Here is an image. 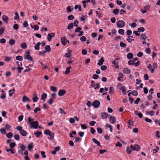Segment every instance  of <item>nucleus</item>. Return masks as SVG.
I'll return each mask as SVG.
<instances>
[{
  "instance_id": "f257e3e1",
  "label": "nucleus",
  "mask_w": 160,
  "mask_h": 160,
  "mask_svg": "<svg viewBox=\"0 0 160 160\" xmlns=\"http://www.w3.org/2000/svg\"><path fill=\"white\" fill-rule=\"evenodd\" d=\"M34 119L29 117L28 118V121L29 124V126L31 128H34L37 129L38 128V122L37 121H33Z\"/></svg>"
},
{
  "instance_id": "f03ea898",
  "label": "nucleus",
  "mask_w": 160,
  "mask_h": 160,
  "mask_svg": "<svg viewBox=\"0 0 160 160\" xmlns=\"http://www.w3.org/2000/svg\"><path fill=\"white\" fill-rule=\"evenodd\" d=\"M16 129L19 131L20 133L23 136L25 137L27 135V132L24 130L22 129V128L20 126H18L16 128Z\"/></svg>"
},
{
  "instance_id": "7ed1b4c3",
  "label": "nucleus",
  "mask_w": 160,
  "mask_h": 160,
  "mask_svg": "<svg viewBox=\"0 0 160 160\" xmlns=\"http://www.w3.org/2000/svg\"><path fill=\"white\" fill-rule=\"evenodd\" d=\"M30 52L29 51H28L26 52L25 54L24 55V57L25 59H27L28 60L31 61H33V59L31 57L30 54Z\"/></svg>"
},
{
  "instance_id": "20e7f679",
  "label": "nucleus",
  "mask_w": 160,
  "mask_h": 160,
  "mask_svg": "<svg viewBox=\"0 0 160 160\" xmlns=\"http://www.w3.org/2000/svg\"><path fill=\"white\" fill-rule=\"evenodd\" d=\"M125 25V22L123 20H119L117 22V25L118 28L123 27Z\"/></svg>"
},
{
  "instance_id": "39448f33",
  "label": "nucleus",
  "mask_w": 160,
  "mask_h": 160,
  "mask_svg": "<svg viewBox=\"0 0 160 160\" xmlns=\"http://www.w3.org/2000/svg\"><path fill=\"white\" fill-rule=\"evenodd\" d=\"M100 105V102L98 100L95 101L92 104V105L95 108H98Z\"/></svg>"
},
{
  "instance_id": "423d86ee",
  "label": "nucleus",
  "mask_w": 160,
  "mask_h": 160,
  "mask_svg": "<svg viewBox=\"0 0 160 160\" xmlns=\"http://www.w3.org/2000/svg\"><path fill=\"white\" fill-rule=\"evenodd\" d=\"M55 35L54 33L52 32L51 33L48 34L47 36V39L49 41H51L52 38Z\"/></svg>"
},
{
  "instance_id": "0eeeda50",
  "label": "nucleus",
  "mask_w": 160,
  "mask_h": 160,
  "mask_svg": "<svg viewBox=\"0 0 160 160\" xmlns=\"http://www.w3.org/2000/svg\"><path fill=\"white\" fill-rule=\"evenodd\" d=\"M66 91L65 90L61 89L59 91L58 94L59 96L64 95L66 93Z\"/></svg>"
},
{
  "instance_id": "6e6552de",
  "label": "nucleus",
  "mask_w": 160,
  "mask_h": 160,
  "mask_svg": "<svg viewBox=\"0 0 160 160\" xmlns=\"http://www.w3.org/2000/svg\"><path fill=\"white\" fill-rule=\"evenodd\" d=\"M45 49L46 51H43L44 53H46V52H49L50 51L51 48L49 45H47L45 47Z\"/></svg>"
},
{
  "instance_id": "1a4fd4ad",
  "label": "nucleus",
  "mask_w": 160,
  "mask_h": 160,
  "mask_svg": "<svg viewBox=\"0 0 160 160\" xmlns=\"http://www.w3.org/2000/svg\"><path fill=\"white\" fill-rule=\"evenodd\" d=\"M66 41H67V39L65 38V37H62L61 38V42L62 43V44L64 45H65L67 44V42Z\"/></svg>"
},
{
  "instance_id": "9d476101",
  "label": "nucleus",
  "mask_w": 160,
  "mask_h": 160,
  "mask_svg": "<svg viewBox=\"0 0 160 160\" xmlns=\"http://www.w3.org/2000/svg\"><path fill=\"white\" fill-rule=\"evenodd\" d=\"M104 62V59L103 57H102L101 59V60H99V62L98 63V65L101 66L103 64Z\"/></svg>"
},
{
  "instance_id": "9b49d317",
  "label": "nucleus",
  "mask_w": 160,
  "mask_h": 160,
  "mask_svg": "<svg viewBox=\"0 0 160 160\" xmlns=\"http://www.w3.org/2000/svg\"><path fill=\"white\" fill-rule=\"evenodd\" d=\"M8 17L6 15H3L2 17V19L3 21L5 22L6 23H7L8 22Z\"/></svg>"
},
{
  "instance_id": "f8f14e48",
  "label": "nucleus",
  "mask_w": 160,
  "mask_h": 160,
  "mask_svg": "<svg viewBox=\"0 0 160 160\" xmlns=\"http://www.w3.org/2000/svg\"><path fill=\"white\" fill-rule=\"evenodd\" d=\"M123 72L126 74H129L130 73V70L128 68H125L123 71Z\"/></svg>"
},
{
  "instance_id": "ddd939ff",
  "label": "nucleus",
  "mask_w": 160,
  "mask_h": 160,
  "mask_svg": "<svg viewBox=\"0 0 160 160\" xmlns=\"http://www.w3.org/2000/svg\"><path fill=\"white\" fill-rule=\"evenodd\" d=\"M134 113L135 114L138 115V116L140 118H142L143 117L142 114L141 112H138V111L137 110L135 111Z\"/></svg>"
},
{
  "instance_id": "4468645a",
  "label": "nucleus",
  "mask_w": 160,
  "mask_h": 160,
  "mask_svg": "<svg viewBox=\"0 0 160 160\" xmlns=\"http://www.w3.org/2000/svg\"><path fill=\"white\" fill-rule=\"evenodd\" d=\"M101 116L103 119H106L108 117V114L106 112H102L101 113Z\"/></svg>"
},
{
  "instance_id": "2eb2a0df",
  "label": "nucleus",
  "mask_w": 160,
  "mask_h": 160,
  "mask_svg": "<svg viewBox=\"0 0 160 160\" xmlns=\"http://www.w3.org/2000/svg\"><path fill=\"white\" fill-rule=\"evenodd\" d=\"M110 119L111 122L112 123H114L116 122V120L115 117L114 116H110L109 117Z\"/></svg>"
},
{
  "instance_id": "dca6fc26",
  "label": "nucleus",
  "mask_w": 160,
  "mask_h": 160,
  "mask_svg": "<svg viewBox=\"0 0 160 160\" xmlns=\"http://www.w3.org/2000/svg\"><path fill=\"white\" fill-rule=\"evenodd\" d=\"M68 52L66 53L65 54V56L68 58H70L72 56V54L71 53V52H72V51L71 50H68Z\"/></svg>"
},
{
  "instance_id": "f3484780",
  "label": "nucleus",
  "mask_w": 160,
  "mask_h": 160,
  "mask_svg": "<svg viewBox=\"0 0 160 160\" xmlns=\"http://www.w3.org/2000/svg\"><path fill=\"white\" fill-rule=\"evenodd\" d=\"M41 45V42H38L34 47V48L36 50H39V46Z\"/></svg>"
},
{
  "instance_id": "a211bd4d",
  "label": "nucleus",
  "mask_w": 160,
  "mask_h": 160,
  "mask_svg": "<svg viewBox=\"0 0 160 160\" xmlns=\"http://www.w3.org/2000/svg\"><path fill=\"white\" fill-rule=\"evenodd\" d=\"M147 68L149 69L151 73H152L154 72V70L153 68H152V66L151 64H149Z\"/></svg>"
},
{
  "instance_id": "6ab92c4d",
  "label": "nucleus",
  "mask_w": 160,
  "mask_h": 160,
  "mask_svg": "<svg viewBox=\"0 0 160 160\" xmlns=\"http://www.w3.org/2000/svg\"><path fill=\"white\" fill-rule=\"evenodd\" d=\"M92 141L95 143L98 146H101V144H100V143L96 139L93 138L92 139Z\"/></svg>"
},
{
  "instance_id": "aec40b11",
  "label": "nucleus",
  "mask_w": 160,
  "mask_h": 160,
  "mask_svg": "<svg viewBox=\"0 0 160 160\" xmlns=\"http://www.w3.org/2000/svg\"><path fill=\"white\" fill-rule=\"evenodd\" d=\"M127 57L129 59H132L133 57V54L132 53L130 52L128 54Z\"/></svg>"
},
{
  "instance_id": "412c9836",
  "label": "nucleus",
  "mask_w": 160,
  "mask_h": 160,
  "mask_svg": "<svg viewBox=\"0 0 160 160\" xmlns=\"http://www.w3.org/2000/svg\"><path fill=\"white\" fill-rule=\"evenodd\" d=\"M29 99L28 98L27 96H25L22 98V100L23 102H24L26 101H29Z\"/></svg>"
},
{
  "instance_id": "4be33fe9",
  "label": "nucleus",
  "mask_w": 160,
  "mask_h": 160,
  "mask_svg": "<svg viewBox=\"0 0 160 160\" xmlns=\"http://www.w3.org/2000/svg\"><path fill=\"white\" fill-rule=\"evenodd\" d=\"M15 41L13 39H10L9 40V44L11 46L13 45L15 43Z\"/></svg>"
},
{
  "instance_id": "5701e85b",
  "label": "nucleus",
  "mask_w": 160,
  "mask_h": 160,
  "mask_svg": "<svg viewBox=\"0 0 160 160\" xmlns=\"http://www.w3.org/2000/svg\"><path fill=\"white\" fill-rule=\"evenodd\" d=\"M73 27V23H70V24H69L68 27H67V29H68L70 30V31H71V29Z\"/></svg>"
},
{
  "instance_id": "b1692460",
  "label": "nucleus",
  "mask_w": 160,
  "mask_h": 160,
  "mask_svg": "<svg viewBox=\"0 0 160 160\" xmlns=\"http://www.w3.org/2000/svg\"><path fill=\"white\" fill-rule=\"evenodd\" d=\"M33 147V143H31L30 144H29L28 147V150L29 151H31V149Z\"/></svg>"
},
{
  "instance_id": "393cba45",
  "label": "nucleus",
  "mask_w": 160,
  "mask_h": 160,
  "mask_svg": "<svg viewBox=\"0 0 160 160\" xmlns=\"http://www.w3.org/2000/svg\"><path fill=\"white\" fill-rule=\"evenodd\" d=\"M33 101L34 102H36L38 99V97L36 96V94L34 95V97L32 98Z\"/></svg>"
},
{
  "instance_id": "a878e982",
  "label": "nucleus",
  "mask_w": 160,
  "mask_h": 160,
  "mask_svg": "<svg viewBox=\"0 0 160 160\" xmlns=\"http://www.w3.org/2000/svg\"><path fill=\"white\" fill-rule=\"evenodd\" d=\"M21 47L23 49L26 48L27 47V45H26V43L25 42L22 43L21 44Z\"/></svg>"
},
{
  "instance_id": "bb28decb",
  "label": "nucleus",
  "mask_w": 160,
  "mask_h": 160,
  "mask_svg": "<svg viewBox=\"0 0 160 160\" xmlns=\"http://www.w3.org/2000/svg\"><path fill=\"white\" fill-rule=\"evenodd\" d=\"M71 68V67H69L68 68H67L65 72V73L66 74H68L70 73V69Z\"/></svg>"
},
{
  "instance_id": "cd10ccee",
  "label": "nucleus",
  "mask_w": 160,
  "mask_h": 160,
  "mask_svg": "<svg viewBox=\"0 0 160 160\" xmlns=\"http://www.w3.org/2000/svg\"><path fill=\"white\" fill-rule=\"evenodd\" d=\"M54 133L52 132H51L50 134H49L48 135L50 136V138H49L50 139L52 140L54 138Z\"/></svg>"
},
{
  "instance_id": "c85d7f7f",
  "label": "nucleus",
  "mask_w": 160,
  "mask_h": 160,
  "mask_svg": "<svg viewBox=\"0 0 160 160\" xmlns=\"http://www.w3.org/2000/svg\"><path fill=\"white\" fill-rule=\"evenodd\" d=\"M14 19L15 20H19V15H18V13L16 12L15 13V16L14 18Z\"/></svg>"
},
{
  "instance_id": "c756f323",
  "label": "nucleus",
  "mask_w": 160,
  "mask_h": 160,
  "mask_svg": "<svg viewBox=\"0 0 160 160\" xmlns=\"http://www.w3.org/2000/svg\"><path fill=\"white\" fill-rule=\"evenodd\" d=\"M119 12V10L118 9L116 8L113 10L112 12L115 15H117L118 13Z\"/></svg>"
},
{
  "instance_id": "7c9ffc66",
  "label": "nucleus",
  "mask_w": 160,
  "mask_h": 160,
  "mask_svg": "<svg viewBox=\"0 0 160 160\" xmlns=\"http://www.w3.org/2000/svg\"><path fill=\"white\" fill-rule=\"evenodd\" d=\"M47 97V94L46 93H43L42 95V97H41V99L42 100H43L44 101V102L45 101V99Z\"/></svg>"
},
{
  "instance_id": "2f4dec72",
  "label": "nucleus",
  "mask_w": 160,
  "mask_h": 160,
  "mask_svg": "<svg viewBox=\"0 0 160 160\" xmlns=\"http://www.w3.org/2000/svg\"><path fill=\"white\" fill-rule=\"evenodd\" d=\"M12 133L10 132L7 134L6 135V136L7 138H11L12 137Z\"/></svg>"
},
{
  "instance_id": "473e14b6",
  "label": "nucleus",
  "mask_w": 160,
  "mask_h": 160,
  "mask_svg": "<svg viewBox=\"0 0 160 160\" xmlns=\"http://www.w3.org/2000/svg\"><path fill=\"white\" fill-rule=\"evenodd\" d=\"M42 134V132H37L34 133V135L36 136V137L38 138L39 136Z\"/></svg>"
},
{
  "instance_id": "72a5a7b5",
  "label": "nucleus",
  "mask_w": 160,
  "mask_h": 160,
  "mask_svg": "<svg viewBox=\"0 0 160 160\" xmlns=\"http://www.w3.org/2000/svg\"><path fill=\"white\" fill-rule=\"evenodd\" d=\"M16 59L17 60L22 61L23 60V58L20 56H18L16 57Z\"/></svg>"
},
{
  "instance_id": "f704fd0d",
  "label": "nucleus",
  "mask_w": 160,
  "mask_h": 160,
  "mask_svg": "<svg viewBox=\"0 0 160 160\" xmlns=\"http://www.w3.org/2000/svg\"><path fill=\"white\" fill-rule=\"evenodd\" d=\"M155 113V112L153 111H150L149 112H148L147 111L146 112V114H149L151 116H153L154 113Z\"/></svg>"
},
{
  "instance_id": "c9c22d12",
  "label": "nucleus",
  "mask_w": 160,
  "mask_h": 160,
  "mask_svg": "<svg viewBox=\"0 0 160 160\" xmlns=\"http://www.w3.org/2000/svg\"><path fill=\"white\" fill-rule=\"evenodd\" d=\"M120 47L123 48H125L127 46L126 44L123 43V42L122 41L120 42Z\"/></svg>"
},
{
  "instance_id": "e433bc0d",
  "label": "nucleus",
  "mask_w": 160,
  "mask_h": 160,
  "mask_svg": "<svg viewBox=\"0 0 160 160\" xmlns=\"http://www.w3.org/2000/svg\"><path fill=\"white\" fill-rule=\"evenodd\" d=\"M40 63L41 65L43 66V68H42V69L43 70H44V69H46V68H48V65H47V64H46V65H44V64H43L42 62H40Z\"/></svg>"
},
{
  "instance_id": "4c0bfd02",
  "label": "nucleus",
  "mask_w": 160,
  "mask_h": 160,
  "mask_svg": "<svg viewBox=\"0 0 160 160\" xmlns=\"http://www.w3.org/2000/svg\"><path fill=\"white\" fill-rule=\"evenodd\" d=\"M118 32L119 34L122 35H123L124 34V30L123 29H119Z\"/></svg>"
},
{
  "instance_id": "58836bf2",
  "label": "nucleus",
  "mask_w": 160,
  "mask_h": 160,
  "mask_svg": "<svg viewBox=\"0 0 160 160\" xmlns=\"http://www.w3.org/2000/svg\"><path fill=\"white\" fill-rule=\"evenodd\" d=\"M145 31V29L143 27H142L138 29V32H143Z\"/></svg>"
},
{
  "instance_id": "ea45409f",
  "label": "nucleus",
  "mask_w": 160,
  "mask_h": 160,
  "mask_svg": "<svg viewBox=\"0 0 160 160\" xmlns=\"http://www.w3.org/2000/svg\"><path fill=\"white\" fill-rule=\"evenodd\" d=\"M51 132L49 130H46L44 131V134L46 135H48L49 134H50Z\"/></svg>"
},
{
  "instance_id": "a19ab883",
  "label": "nucleus",
  "mask_w": 160,
  "mask_h": 160,
  "mask_svg": "<svg viewBox=\"0 0 160 160\" xmlns=\"http://www.w3.org/2000/svg\"><path fill=\"white\" fill-rule=\"evenodd\" d=\"M73 8H72L71 9V7L70 6H68L67 7V9L68 12H72L73 10Z\"/></svg>"
},
{
  "instance_id": "79ce46f5",
  "label": "nucleus",
  "mask_w": 160,
  "mask_h": 160,
  "mask_svg": "<svg viewBox=\"0 0 160 160\" xmlns=\"http://www.w3.org/2000/svg\"><path fill=\"white\" fill-rule=\"evenodd\" d=\"M50 89L51 90L53 91V92H56L57 88L56 87H55L54 86H51L50 87Z\"/></svg>"
},
{
  "instance_id": "37998d69",
  "label": "nucleus",
  "mask_w": 160,
  "mask_h": 160,
  "mask_svg": "<svg viewBox=\"0 0 160 160\" xmlns=\"http://www.w3.org/2000/svg\"><path fill=\"white\" fill-rule=\"evenodd\" d=\"M135 150L137 151H138L139 150L140 148L139 145L137 144H136L135 145Z\"/></svg>"
},
{
  "instance_id": "c03bdc74",
  "label": "nucleus",
  "mask_w": 160,
  "mask_h": 160,
  "mask_svg": "<svg viewBox=\"0 0 160 160\" xmlns=\"http://www.w3.org/2000/svg\"><path fill=\"white\" fill-rule=\"evenodd\" d=\"M16 145V143L14 142H13L10 144V147L11 148H13Z\"/></svg>"
},
{
  "instance_id": "a18cd8bd",
  "label": "nucleus",
  "mask_w": 160,
  "mask_h": 160,
  "mask_svg": "<svg viewBox=\"0 0 160 160\" xmlns=\"http://www.w3.org/2000/svg\"><path fill=\"white\" fill-rule=\"evenodd\" d=\"M14 138L17 140H18L19 139L20 137L19 135L15 134L14 136Z\"/></svg>"
},
{
  "instance_id": "49530a36",
  "label": "nucleus",
  "mask_w": 160,
  "mask_h": 160,
  "mask_svg": "<svg viewBox=\"0 0 160 160\" xmlns=\"http://www.w3.org/2000/svg\"><path fill=\"white\" fill-rule=\"evenodd\" d=\"M145 52L147 54H150L151 49L149 48H146L145 49Z\"/></svg>"
},
{
  "instance_id": "de8ad7c7",
  "label": "nucleus",
  "mask_w": 160,
  "mask_h": 160,
  "mask_svg": "<svg viewBox=\"0 0 160 160\" xmlns=\"http://www.w3.org/2000/svg\"><path fill=\"white\" fill-rule=\"evenodd\" d=\"M68 20H73L74 18V16L73 15H70L68 17Z\"/></svg>"
},
{
  "instance_id": "09e8293b",
  "label": "nucleus",
  "mask_w": 160,
  "mask_h": 160,
  "mask_svg": "<svg viewBox=\"0 0 160 160\" xmlns=\"http://www.w3.org/2000/svg\"><path fill=\"white\" fill-rule=\"evenodd\" d=\"M13 28L15 30H17L18 29V25L16 24L13 26Z\"/></svg>"
},
{
  "instance_id": "8fccbe9b",
  "label": "nucleus",
  "mask_w": 160,
  "mask_h": 160,
  "mask_svg": "<svg viewBox=\"0 0 160 160\" xmlns=\"http://www.w3.org/2000/svg\"><path fill=\"white\" fill-rule=\"evenodd\" d=\"M114 92L113 88L112 87H111L109 89V93L110 94H111Z\"/></svg>"
},
{
  "instance_id": "3c124183",
  "label": "nucleus",
  "mask_w": 160,
  "mask_h": 160,
  "mask_svg": "<svg viewBox=\"0 0 160 160\" xmlns=\"http://www.w3.org/2000/svg\"><path fill=\"white\" fill-rule=\"evenodd\" d=\"M131 93L134 96H137L138 94V92L135 91H133Z\"/></svg>"
},
{
  "instance_id": "603ef678",
  "label": "nucleus",
  "mask_w": 160,
  "mask_h": 160,
  "mask_svg": "<svg viewBox=\"0 0 160 160\" xmlns=\"http://www.w3.org/2000/svg\"><path fill=\"white\" fill-rule=\"evenodd\" d=\"M23 116L22 115H21L19 116L18 118V122H21L23 119Z\"/></svg>"
},
{
  "instance_id": "864d4df0",
  "label": "nucleus",
  "mask_w": 160,
  "mask_h": 160,
  "mask_svg": "<svg viewBox=\"0 0 160 160\" xmlns=\"http://www.w3.org/2000/svg\"><path fill=\"white\" fill-rule=\"evenodd\" d=\"M86 39H86V37L84 36H82L80 38V40L82 42L85 41L86 40Z\"/></svg>"
},
{
  "instance_id": "5fc2aeb1",
  "label": "nucleus",
  "mask_w": 160,
  "mask_h": 160,
  "mask_svg": "<svg viewBox=\"0 0 160 160\" xmlns=\"http://www.w3.org/2000/svg\"><path fill=\"white\" fill-rule=\"evenodd\" d=\"M134 62H135V61H133V60H130L128 62V64L129 65H132L134 64Z\"/></svg>"
},
{
  "instance_id": "6e6d98bb",
  "label": "nucleus",
  "mask_w": 160,
  "mask_h": 160,
  "mask_svg": "<svg viewBox=\"0 0 160 160\" xmlns=\"http://www.w3.org/2000/svg\"><path fill=\"white\" fill-rule=\"evenodd\" d=\"M81 30V28L80 27H78L77 28H76L75 30V32H78L80 31Z\"/></svg>"
},
{
  "instance_id": "4d7b16f0",
  "label": "nucleus",
  "mask_w": 160,
  "mask_h": 160,
  "mask_svg": "<svg viewBox=\"0 0 160 160\" xmlns=\"http://www.w3.org/2000/svg\"><path fill=\"white\" fill-rule=\"evenodd\" d=\"M0 131L2 133H3L4 134H6V133L5 129L3 128H1L0 129Z\"/></svg>"
},
{
  "instance_id": "13d9d810",
  "label": "nucleus",
  "mask_w": 160,
  "mask_h": 160,
  "mask_svg": "<svg viewBox=\"0 0 160 160\" xmlns=\"http://www.w3.org/2000/svg\"><path fill=\"white\" fill-rule=\"evenodd\" d=\"M107 67L105 65H103L101 67V69L102 70H105L107 69Z\"/></svg>"
},
{
  "instance_id": "bf43d9fd",
  "label": "nucleus",
  "mask_w": 160,
  "mask_h": 160,
  "mask_svg": "<svg viewBox=\"0 0 160 160\" xmlns=\"http://www.w3.org/2000/svg\"><path fill=\"white\" fill-rule=\"evenodd\" d=\"M59 110H60V113L61 114H66V112L62 108H59Z\"/></svg>"
},
{
  "instance_id": "052dcab7",
  "label": "nucleus",
  "mask_w": 160,
  "mask_h": 160,
  "mask_svg": "<svg viewBox=\"0 0 160 160\" xmlns=\"http://www.w3.org/2000/svg\"><path fill=\"white\" fill-rule=\"evenodd\" d=\"M23 26L25 28H26L28 27V24L27 21H24L23 23Z\"/></svg>"
},
{
  "instance_id": "680f3d73",
  "label": "nucleus",
  "mask_w": 160,
  "mask_h": 160,
  "mask_svg": "<svg viewBox=\"0 0 160 160\" xmlns=\"http://www.w3.org/2000/svg\"><path fill=\"white\" fill-rule=\"evenodd\" d=\"M97 131L98 133L100 134L102 133V129L101 128L99 127L98 128H97Z\"/></svg>"
},
{
  "instance_id": "e2e57ef3",
  "label": "nucleus",
  "mask_w": 160,
  "mask_h": 160,
  "mask_svg": "<svg viewBox=\"0 0 160 160\" xmlns=\"http://www.w3.org/2000/svg\"><path fill=\"white\" fill-rule=\"evenodd\" d=\"M96 123V122L94 121H92L89 122V125L91 126H94Z\"/></svg>"
},
{
  "instance_id": "0e129e2a",
  "label": "nucleus",
  "mask_w": 160,
  "mask_h": 160,
  "mask_svg": "<svg viewBox=\"0 0 160 160\" xmlns=\"http://www.w3.org/2000/svg\"><path fill=\"white\" fill-rule=\"evenodd\" d=\"M140 100V99L139 98H138L136 99V100H135L134 102L135 104H137L139 102Z\"/></svg>"
},
{
  "instance_id": "69168bd1",
  "label": "nucleus",
  "mask_w": 160,
  "mask_h": 160,
  "mask_svg": "<svg viewBox=\"0 0 160 160\" xmlns=\"http://www.w3.org/2000/svg\"><path fill=\"white\" fill-rule=\"evenodd\" d=\"M95 131L96 130L93 128L92 127L91 128L90 132L92 134H94L95 133Z\"/></svg>"
},
{
  "instance_id": "338daca9",
  "label": "nucleus",
  "mask_w": 160,
  "mask_h": 160,
  "mask_svg": "<svg viewBox=\"0 0 160 160\" xmlns=\"http://www.w3.org/2000/svg\"><path fill=\"white\" fill-rule=\"evenodd\" d=\"M99 77V76L97 74H94L93 75L92 78L94 79H97Z\"/></svg>"
},
{
  "instance_id": "774afa93",
  "label": "nucleus",
  "mask_w": 160,
  "mask_h": 160,
  "mask_svg": "<svg viewBox=\"0 0 160 160\" xmlns=\"http://www.w3.org/2000/svg\"><path fill=\"white\" fill-rule=\"evenodd\" d=\"M82 52L83 55H85L87 54V52L86 50L83 49L82 50Z\"/></svg>"
}]
</instances>
